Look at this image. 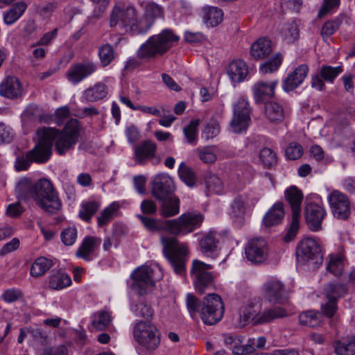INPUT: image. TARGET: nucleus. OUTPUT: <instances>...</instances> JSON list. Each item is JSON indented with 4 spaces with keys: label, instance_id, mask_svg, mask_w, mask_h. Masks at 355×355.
<instances>
[{
    "label": "nucleus",
    "instance_id": "f257e3e1",
    "mask_svg": "<svg viewBox=\"0 0 355 355\" xmlns=\"http://www.w3.org/2000/svg\"><path fill=\"white\" fill-rule=\"evenodd\" d=\"M19 196L24 199L32 198L43 211L53 214L61 209L62 202L53 184L47 179L33 182L21 178L16 187Z\"/></svg>",
    "mask_w": 355,
    "mask_h": 355
},
{
    "label": "nucleus",
    "instance_id": "f03ea898",
    "mask_svg": "<svg viewBox=\"0 0 355 355\" xmlns=\"http://www.w3.org/2000/svg\"><path fill=\"white\" fill-rule=\"evenodd\" d=\"M143 225L150 231L160 232V241L163 253L178 274V219L166 220L159 223L157 220L137 215Z\"/></svg>",
    "mask_w": 355,
    "mask_h": 355
},
{
    "label": "nucleus",
    "instance_id": "7ed1b4c3",
    "mask_svg": "<svg viewBox=\"0 0 355 355\" xmlns=\"http://www.w3.org/2000/svg\"><path fill=\"white\" fill-rule=\"evenodd\" d=\"M187 307L192 317L200 313L204 324L213 325L220 321L224 313V304L218 294L209 293L205 296L202 302L191 293L187 295Z\"/></svg>",
    "mask_w": 355,
    "mask_h": 355
},
{
    "label": "nucleus",
    "instance_id": "20e7f679",
    "mask_svg": "<svg viewBox=\"0 0 355 355\" xmlns=\"http://www.w3.org/2000/svg\"><path fill=\"white\" fill-rule=\"evenodd\" d=\"M80 129L79 121L76 119H71L62 130L46 127V130H51L53 135L50 143L52 146L55 143V150L60 155H64L78 142Z\"/></svg>",
    "mask_w": 355,
    "mask_h": 355
},
{
    "label": "nucleus",
    "instance_id": "39448f33",
    "mask_svg": "<svg viewBox=\"0 0 355 355\" xmlns=\"http://www.w3.org/2000/svg\"><path fill=\"white\" fill-rule=\"evenodd\" d=\"M178 40L177 36L168 29L148 38L137 51V56L141 59H149L157 55H162Z\"/></svg>",
    "mask_w": 355,
    "mask_h": 355
},
{
    "label": "nucleus",
    "instance_id": "423d86ee",
    "mask_svg": "<svg viewBox=\"0 0 355 355\" xmlns=\"http://www.w3.org/2000/svg\"><path fill=\"white\" fill-rule=\"evenodd\" d=\"M252 109L248 97L239 95L233 103V117L230 123V130L234 133H240L246 130L250 122Z\"/></svg>",
    "mask_w": 355,
    "mask_h": 355
},
{
    "label": "nucleus",
    "instance_id": "0eeeda50",
    "mask_svg": "<svg viewBox=\"0 0 355 355\" xmlns=\"http://www.w3.org/2000/svg\"><path fill=\"white\" fill-rule=\"evenodd\" d=\"M212 268L211 265L202 261L197 259L193 261L191 274L194 278L196 290L200 294L215 288L216 275L209 271Z\"/></svg>",
    "mask_w": 355,
    "mask_h": 355
},
{
    "label": "nucleus",
    "instance_id": "6e6552de",
    "mask_svg": "<svg viewBox=\"0 0 355 355\" xmlns=\"http://www.w3.org/2000/svg\"><path fill=\"white\" fill-rule=\"evenodd\" d=\"M326 216L322 200L318 194L307 197L304 210L306 223L309 228L314 232L321 230L322 222Z\"/></svg>",
    "mask_w": 355,
    "mask_h": 355
},
{
    "label": "nucleus",
    "instance_id": "1a4fd4ad",
    "mask_svg": "<svg viewBox=\"0 0 355 355\" xmlns=\"http://www.w3.org/2000/svg\"><path fill=\"white\" fill-rule=\"evenodd\" d=\"M134 338L148 350H155L160 343V333L148 322L140 321L134 327Z\"/></svg>",
    "mask_w": 355,
    "mask_h": 355
},
{
    "label": "nucleus",
    "instance_id": "9d476101",
    "mask_svg": "<svg viewBox=\"0 0 355 355\" xmlns=\"http://www.w3.org/2000/svg\"><path fill=\"white\" fill-rule=\"evenodd\" d=\"M51 130L43 127L37 130L38 141L35 147L28 152V157L37 164L46 162L52 155V145L50 139L52 138Z\"/></svg>",
    "mask_w": 355,
    "mask_h": 355
},
{
    "label": "nucleus",
    "instance_id": "9b49d317",
    "mask_svg": "<svg viewBox=\"0 0 355 355\" xmlns=\"http://www.w3.org/2000/svg\"><path fill=\"white\" fill-rule=\"evenodd\" d=\"M153 269L148 266H141L131 274L130 287L139 296L147 294L155 286Z\"/></svg>",
    "mask_w": 355,
    "mask_h": 355
},
{
    "label": "nucleus",
    "instance_id": "f8f14e48",
    "mask_svg": "<svg viewBox=\"0 0 355 355\" xmlns=\"http://www.w3.org/2000/svg\"><path fill=\"white\" fill-rule=\"evenodd\" d=\"M135 14L136 9L133 6L118 2L114 6L110 13V26H119V31L127 33L128 28H130V24L134 21Z\"/></svg>",
    "mask_w": 355,
    "mask_h": 355
},
{
    "label": "nucleus",
    "instance_id": "ddd939ff",
    "mask_svg": "<svg viewBox=\"0 0 355 355\" xmlns=\"http://www.w3.org/2000/svg\"><path fill=\"white\" fill-rule=\"evenodd\" d=\"M296 257L299 262H310L313 264L320 263L322 259L318 241L310 237L304 238L299 242L296 248Z\"/></svg>",
    "mask_w": 355,
    "mask_h": 355
},
{
    "label": "nucleus",
    "instance_id": "4468645a",
    "mask_svg": "<svg viewBox=\"0 0 355 355\" xmlns=\"http://www.w3.org/2000/svg\"><path fill=\"white\" fill-rule=\"evenodd\" d=\"M263 298L270 303L284 304L287 300V291L284 284L279 279L272 277L261 286Z\"/></svg>",
    "mask_w": 355,
    "mask_h": 355
},
{
    "label": "nucleus",
    "instance_id": "2eb2a0df",
    "mask_svg": "<svg viewBox=\"0 0 355 355\" xmlns=\"http://www.w3.org/2000/svg\"><path fill=\"white\" fill-rule=\"evenodd\" d=\"M347 292L345 285L342 284H329L324 288V295L327 300L321 305L324 314L329 318L332 317L337 310V300Z\"/></svg>",
    "mask_w": 355,
    "mask_h": 355
},
{
    "label": "nucleus",
    "instance_id": "dca6fc26",
    "mask_svg": "<svg viewBox=\"0 0 355 355\" xmlns=\"http://www.w3.org/2000/svg\"><path fill=\"white\" fill-rule=\"evenodd\" d=\"M246 259L253 263H261L266 260L268 255L267 242L261 238L250 240L245 247Z\"/></svg>",
    "mask_w": 355,
    "mask_h": 355
},
{
    "label": "nucleus",
    "instance_id": "f3484780",
    "mask_svg": "<svg viewBox=\"0 0 355 355\" xmlns=\"http://www.w3.org/2000/svg\"><path fill=\"white\" fill-rule=\"evenodd\" d=\"M333 215L339 219H346L350 214V202L348 198L338 190L330 192L327 196Z\"/></svg>",
    "mask_w": 355,
    "mask_h": 355
},
{
    "label": "nucleus",
    "instance_id": "a211bd4d",
    "mask_svg": "<svg viewBox=\"0 0 355 355\" xmlns=\"http://www.w3.org/2000/svg\"><path fill=\"white\" fill-rule=\"evenodd\" d=\"M278 84V80H259L254 83L251 86V92L254 103L260 104L267 98L273 97Z\"/></svg>",
    "mask_w": 355,
    "mask_h": 355
},
{
    "label": "nucleus",
    "instance_id": "6ab92c4d",
    "mask_svg": "<svg viewBox=\"0 0 355 355\" xmlns=\"http://www.w3.org/2000/svg\"><path fill=\"white\" fill-rule=\"evenodd\" d=\"M175 189V184L168 175H157L152 182V195L158 200L169 197Z\"/></svg>",
    "mask_w": 355,
    "mask_h": 355
},
{
    "label": "nucleus",
    "instance_id": "aec40b11",
    "mask_svg": "<svg viewBox=\"0 0 355 355\" xmlns=\"http://www.w3.org/2000/svg\"><path fill=\"white\" fill-rule=\"evenodd\" d=\"M219 236V233L215 230H209L201 234L199 239V246L202 254L213 259L218 257V243Z\"/></svg>",
    "mask_w": 355,
    "mask_h": 355
},
{
    "label": "nucleus",
    "instance_id": "412c9836",
    "mask_svg": "<svg viewBox=\"0 0 355 355\" xmlns=\"http://www.w3.org/2000/svg\"><path fill=\"white\" fill-rule=\"evenodd\" d=\"M263 113L268 121L279 123L288 117L290 108L285 103L271 101L265 103Z\"/></svg>",
    "mask_w": 355,
    "mask_h": 355
},
{
    "label": "nucleus",
    "instance_id": "4be33fe9",
    "mask_svg": "<svg viewBox=\"0 0 355 355\" xmlns=\"http://www.w3.org/2000/svg\"><path fill=\"white\" fill-rule=\"evenodd\" d=\"M96 65L90 61H84L71 65L66 73L68 80L73 84H78L87 77L94 73Z\"/></svg>",
    "mask_w": 355,
    "mask_h": 355
},
{
    "label": "nucleus",
    "instance_id": "5701e85b",
    "mask_svg": "<svg viewBox=\"0 0 355 355\" xmlns=\"http://www.w3.org/2000/svg\"><path fill=\"white\" fill-rule=\"evenodd\" d=\"M203 220L199 212H187L179 217V236H184L199 228Z\"/></svg>",
    "mask_w": 355,
    "mask_h": 355
},
{
    "label": "nucleus",
    "instance_id": "b1692460",
    "mask_svg": "<svg viewBox=\"0 0 355 355\" xmlns=\"http://www.w3.org/2000/svg\"><path fill=\"white\" fill-rule=\"evenodd\" d=\"M157 145L150 140H144L134 148V158L137 164L144 165L155 156Z\"/></svg>",
    "mask_w": 355,
    "mask_h": 355
},
{
    "label": "nucleus",
    "instance_id": "393cba45",
    "mask_svg": "<svg viewBox=\"0 0 355 355\" xmlns=\"http://www.w3.org/2000/svg\"><path fill=\"white\" fill-rule=\"evenodd\" d=\"M309 71L306 64H302L289 73L282 83L283 89L288 92L298 87L304 80Z\"/></svg>",
    "mask_w": 355,
    "mask_h": 355
},
{
    "label": "nucleus",
    "instance_id": "a878e982",
    "mask_svg": "<svg viewBox=\"0 0 355 355\" xmlns=\"http://www.w3.org/2000/svg\"><path fill=\"white\" fill-rule=\"evenodd\" d=\"M0 94L10 99L17 98L22 95V87L19 79L8 76L0 85Z\"/></svg>",
    "mask_w": 355,
    "mask_h": 355
},
{
    "label": "nucleus",
    "instance_id": "bb28decb",
    "mask_svg": "<svg viewBox=\"0 0 355 355\" xmlns=\"http://www.w3.org/2000/svg\"><path fill=\"white\" fill-rule=\"evenodd\" d=\"M346 265L347 261L344 250L342 248L329 254L327 269L330 273L335 276L340 275L343 272Z\"/></svg>",
    "mask_w": 355,
    "mask_h": 355
},
{
    "label": "nucleus",
    "instance_id": "cd10ccee",
    "mask_svg": "<svg viewBox=\"0 0 355 355\" xmlns=\"http://www.w3.org/2000/svg\"><path fill=\"white\" fill-rule=\"evenodd\" d=\"M258 304V301L253 300L241 309L239 322L241 326H245L250 322L254 324H259L257 320L261 317V312H259Z\"/></svg>",
    "mask_w": 355,
    "mask_h": 355
},
{
    "label": "nucleus",
    "instance_id": "c85d7f7f",
    "mask_svg": "<svg viewBox=\"0 0 355 355\" xmlns=\"http://www.w3.org/2000/svg\"><path fill=\"white\" fill-rule=\"evenodd\" d=\"M227 73L232 82L241 83L245 80L248 74V67L243 60H234L230 63Z\"/></svg>",
    "mask_w": 355,
    "mask_h": 355
},
{
    "label": "nucleus",
    "instance_id": "c756f323",
    "mask_svg": "<svg viewBox=\"0 0 355 355\" xmlns=\"http://www.w3.org/2000/svg\"><path fill=\"white\" fill-rule=\"evenodd\" d=\"M202 21L207 27L214 28L223 19V12L218 7L205 6L201 8Z\"/></svg>",
    "mask_w": 355,
    "mask_h": 355
},
{
    "label": "nucleus",
    "instance_id": "7c9ffc66",
    "mask_svg": "<svg viewBox=\"0 0 355 355\" xmlns=\"http://www.w3.org/2000/svg\"><path fill=\"white\" fill-rule=\"evenodd\" d=\"M272 42L266 37H260L253 42L250 47V56L255 60H262L272 52Z\"/></svg>",
    "mask_w": 355,
    "mask_h": 355
},
{
    "label": "nucleus",
    "instance_id": "2f4dec72",
    "mask_svg": "<svg viewBox=\"0 0 355 355\" xmlns=\"http://www.w3.org/2000/svg\"><path fill=\"white\" fill-rule=\"evenodd\" d=\"M284 195L291 207L292 216H300L301 203L303 198L302 191L297 187L293 185L285 190Z\"/></svg>",
    "mask_w": 355,
    "mask_h": 355
},
{
    "label": "nucleus",
    "instance_id": "473e14b6",
    "mask_svg": "<svg viewBox=\"0 0 355 355\" xmlns=\"http://www.w3.org/2000/svg\"><path fill=\"white\" fill-rule=\"evenodd\" d=\"M284 216L283 204L282 202H276L263 216V223L267 227L277 225L282 221Z\"/></svg>",
    "mask_w": 355,
    "mask_h": 355
},
{
    "label": "nucleus",
    "instance_id": "72a5a7b5",
    "mask_svg": "<svg viewBox=\"0 0 355 355\" xmlns=\"http://www.w3.org/2000/svg\"><path fill=\"white\" fill-rule=\"evenodd\" d=\"M101 243V239L95 236H86L76 251V256L87 261L91 260L90 254L93 253Z\"/></svg>",
    "mask_w": 355,
    "mask_h": 355
},
{
    "label": "nucleus",
    "instance_id": "f704fd0d",
    "mask_svg": "<svg viewBox=\"0 0 355 355\" xmlns=\"http://www.w3.org/2000/svg\"><path fill=\"white\" fill-rule=\"evenodd\" d=\"M107 93V86L103 83H98L87 88L84 92L83 98L87 102H96L105 98Z\"/></svg>",
    "mask_w": 355,
    "mask_h": 355
},
{
    "label": "nucleus",
    "instance_id": "c9c22d12",
    "mask_svg": "<svg viewBox=\"0 0 355 355\" xmlns=\"http://www.w3.org/2000/svg\"><path fill=\"white\" fill-rule=\"evenodd\" d=\"M26 2L21 1L16 3L11 8L3 12V21L6 25H11L17 21L27 8Z\"/></svg>",
    "mask_w": 355,
    "mask_h": 355
},
{
    "label": "nucleus",
    "instance_id": "e433bc0d",
    "mask_svg": "<svg viewBox=\"0 0 355 355\" xmlns=\"http://www.w3.org/2000/svg\"><path fill=\"white\" fill-rule=\"evenodd\" d=\"M71 284V277L63 271H53L49 277V287L53 290L62 289Z\"/></svg>",
    "mask_w": 355,
    "mask_h": 355
},
{
    "label": "nucleus",
    "instance_id": "4c0bfd02",
    "mask_svg": "<svg viewBox=\"0 0 355 355\" xmlns=\"http://www.w3.org/2000/svg\"><path fill=\"white\" fill-rule=\"evenodd\" d=\"M200 123L199 119L192 120L183 128L184 141L191 146H196L198 141V128Z\"/></svg>",
    "mask_w": 355,
    "mask_h": 355
},
{
    "label": "nucleus",
    "instance_id": "58836bf2",
    "mask_svg": "<svg viewBox=\"0 0 355 355\" xmlns=\"http://www.w3.org/2000/svg\"><path fill=\"white\" fill-rule=\"evenodd\" d=\"M286 311L284 308L279 306L265 309L261 313V317L257 321L260 324H266L270 322L275 319L284 318L286 316Z\"/></svg>",
    "mask_w": 355,
    "mask_h": 355
},
{
    "label": "nucleus",
    "instance_id": "ea45409f",
    "mask_svg": "<svg viewBox=\"0 0 355 355\" xmlns=\"http://www.w3.org/2000/svg\"><path fill=\"white\" fill-rule=\"evenodd\" d=\"M53 266V261L44 257L37 258L31 268V275L38 277L44 275Z\"/></svg>",
    "mask_w": 355,
    "mask_h": 355
},
{
    "label": "nucleus",
    "instance_id": "a19ab883",
    "mask_svg": "<svg viewBox=\"0 0 355 355\" xmlns=\"http://www.w3.org/2000/svg\"><path fill=\"white\" fill-rule=\"evenodd\" d=\"M299 322L302 325L317 327L322 322V315L318 311H306L299 315Z\"/></svg>",
    "mask_w": 355,
    "mask_h": 355
},
{
    "label": "nucleus",
    "instance_id": "79ce46f5",
    "mask_svg": "<svg viewBox=\"0 0 355 355\" xmlns=\"http://www.w3.org/2000/svg\"><path fill=\"white\" fill-rule=\"evenodd\" d=\"M336 355H355V336L345 340H338L334 345Z\"/></svg>",
    "mask_w": 355,
    "mask_h": 355
},
{
    "label": "nucleus",
    "instance_id": "37998d69",
    "mask_svg": "<svg viewBox=\"0 0 355 355\" xmlns=\"http://www.w3.org/2000/svg\"><path fill=\"white\" fill-rule=\"evenodd\" d=\"M153 23L144 15L139 19H137V15L135 14L134 21L130 24L127 33L132 34H142L146 33L152 26Z\"/></svg>",
    "mask_w": 355,
    "mask_h": 355
},
{
    "label": "nucleus",
    "instance_id": "c03bdc74",
    "mask_svg": "<svg viewBox=\"0 0 355 355\" xmlns=\"http://www.w3.org/2000/svg\"><path fill=\"white\" fill-rule=\"evenodd\" d=\"M283 57L279 53L259 65V71L262 74L272 73L278 70L282 64Z\"/></svg>",
    "mask_w": 355,
    "mask_h": 355
},
{
    "label": "nucleus",
    "instance_id": "a18cd8bd",
    "mask_svg": "<svg viewBox=\"0 0 355 355\" xmlns=\"http://www.w3.org/2000/svg\"><path fill=\"white\" fill-rule=\"evenodd\" d=\"M111 317L109 312L99 311L92 315V327L98 331L105 329L110 324Z\"/></svg>",
    "mask_w": 355,
    "mask_h": 355
},
{
    "label": "nucleus",
    "instance_id": "49530a36",
    "mask_svg": "<svg viewBox=\"0 0 355 355\" xmlns=\"http://www.w3.org/2000/svg\"><path fill=\"white\" fill-rule=\"evenodd\" d=\"M24 116L33 121H45L49 119V116L45 112L35 104L29 105L24 111Z\"/></svg>",
    "mask_w": 355,
    "mask_h": 355
},
{
    "label": "nucleus",
    "instance_id": "de8ad7c7",
    "mask_svg": "<svg viewBox=\"0 0 355 355\" xmlns=\"http://www.w3.org/2000/svg\"><path fill=\"white\" fill-rule=\"evenodd\" d=\"M199 159L206 164H211L217 159L216 147L215 146H207L196 148Z\"/></svg>",
    "mask_w": 355,
    "mask_h": 355
},
{
    "label": "nucleus",
    "instance_id": "09e8293b",
    "mask_svg": "<svg viewBox=\"0 0 355 355\" xmlns=\"http://www.w3.org/2000/svg\"><path fill=\"white\" fill-rule=\"evenodd\" d=\"M161 214L164 217H171L178 214V198L169 196L162 200Z\"/></svg>",
    "mask_w": 355,
    "mask_h": 355
},
{
    "label": "nucleus",
    "instance_id": "8fccbe9b",
    "mask_svg": "<svg viewBox=\"0 0 355 355\" xmlns=\"http://www.w3.org/2000/svg\"><path fill=\"white\" fill-rule=\"evenodd\" d=\"M243 338L241 336H229L225 338V343L235 355H245Z\"/></svg>",
    "mask_w": 355,
    "mask_h": 355
},
{
    "label": "nucleus",
    "instance_id": "3c124183",
    "mask_svg": "<svg viewBox=\"0 0 355 355\" xmlns=\"http://www.w3.org/2000/svg\"><path fill=\"white\" fill-rule=\"evenodd\" d=\"M98 55L102 66L105 67L114 59L116 53L111 44H105L99 47Z\"/></svg>",
    "mask_w": 355,
    "mask_h": 355
},
{
    "label": "nucleus",
    "instance_id": "603ef678",
    "mask_svg": "<svg viewBox=\"0 0 355 355\" xmlns=\"http://www.w3.org/2000/svg\"><path fill=\"white\" fill-rule=\"evenodd\" d=\"M207 191L210 193L221 194L223 192V184L216 175H209L205 179Z\"/></svg>",
    "mask_w": 355,
    "mask_h": 355
},
{
    "label": "nucleus",
    "instance_id": "864d4df0",
    "mask_svg": "<svg viewBox=\"0 0 355 355\" xmlns=\"http://www.w3.org/2000/svg\"><path fill=\"white\" fill-rule=\"evenodd\" d=\"M179 176L187 187H193L195 185L196 178L194 173L183 163L179 165Z\"/></svg>",
    "mask_w": 355,
    "mask_h": 355
},
{
    "label": "nucleus",
    "instance_id": "5fc2aeb1",
    "mask_svg": "<svg viewBox=\"0 0 355 355\" xmlns=\"http://www.w3.org/2000/svg\"><path fill=\"white\" fill-rule=\"evenodd\" d=\"M99 204L96 202H87L82 204L79 211V216L86 222H89L92 216L97 211Z\"/></svg>",
    "mask_w": 355,
    "mask_h": 355
},
{
    "label": "nucleus",
    "instance_id": "6e6d98bb",
    "mask_svg": "<svg viewBox=\"0 0 355 355\" xmlns=\"http://www.w3.org/2000/svg\"><path fill=\"white\" fill-rule=\"evenodd\" d=\"M93 4V11L89 17L94 19L101 18L108 7L110 0H89Z\"/></svg>",
    "mask_w": 355,
    "mask_h": 355
},
{
    "label": "nucleus",
    "instance_id": "4d7b16f0",
    "mask_svg": "<svg viewBox=\"0 0 355 355\" xmlns=\"http://www.w3.org/2000/svg\"><path fill=\"white\" fill-rule=\"evenodd\" d=\"M220 132V126L218 121L211 120L204 127L202 131V138L209 140L216 137Z\"/></svg>",
    "mask_w": 355,
    "mask_h": 355
},
{
    "label": "nucleus",
    "instance_id": "13d9d810",
    "mask_svg": "<svg viewBox=\"0 0 355 355\" xmlns=\"http://www.w3.org/2000/svg\"><path fill=\"white\" fill-rule=\"evenodd\" d=\"M119 209V205L116 203L111 204L106 207L98 217V225L101 227L107 225L112 219L115 211Z\"/></svg>",
    "mask_w": 355,
    "mask_h": 355
},
{
    "label": "nucleus",
    "instance_id": "bf43d9fd",
    "mask_svg": "<svg viewBox=\"0 0 355 355\" xmlns=\"http://www.w3.org/2000/svg\"><path fill=\"white\" fill-rule=\"evenodd\" d=\"M341 66L331 67L322 66L320 69L321 77L327 81L332 82L341 72Z\"/></svg>",
    "mask_w": 355,
    "mask_h": 355
},
{
    "label": "nucleus",
    "instance_id": "052dcab7",
    "mask_svg": "<svg viewBox=\"0 0 355 355\" xmlns=\"http://www.w3.org/2000/svg\"><path fill=\"white\" fill-rule=\"evenodd\" d=\"M144 16L150 20L152 23L156 18L163 17V9L155 3H148L145 8Z\"/></svg>",
    "mask_w": 355,
    "mask_h": 355
},
{
    "label": "nucleus",
    "instance_id": "680f3d73",
    "mask_svg": "<svg viewBox=\"0 0 355 355\" xmlns=\"http://www.w3.org/2000/svg\"><path fill=\"white\" fill-rule=\"evenodd\" d=\"M132 311L137 317L148 319L153 315V311L144 302H140L132 306Z\"/></svg>",
    "mask_w": 355,
    "mask_h": 355
},
{
    "label": "nucleus",
    "instance_id": "e2e57ef3",
    "mask_svg": "<svg viewBox=\"0 0 355 355\" xmlns=\"http://www.w3.org/2000/svg\"><path fill=\"white\" fill-rule=\"evenodd\" d=\"M340 24L341 20L338 18L325 22L321 28V35L323 39L332 35L338 29Z\"/></svg>",
    "mask_w": 355,
    "mask_h": 355
},
{
    "label": "nucleus",
    "instance_id": "0e129e2a",
    "mask_svg": "<svg viewBox=\"0 0 355 355\" xmlns=\"http://www.w3.org/2000/svg\"><path fill=\"white\" fill-rule=\"evenodd\" d=\"M303 153V149L300 144L293 142L288 144L285 149V156L287 159L295 160L300 158Z\"/></svg>",
    "mask_w": 355,
    "mask_h": 355
},
{
    "label": "nucleus",
    "instance_id": "69168bd1",
    "mask_svg": "<svg viewBox=\"0 0 355 355\" xmlns=\"http://www.w3.org/2000/svg\"><path fill=\"white\" fill-rule=\"evenodd\" d=\"M300 216H292L290 227L283 238L284 242L288 243L296 236L300 227Z\"/></svg>",
    "mask_w": 355,
    "mask_h": 355
},
{
    "label": "nucleus",
    "instance_id": "338daca9",
    "mask_svg": "<svg viewBox=\"0 0 355 355\" xmlns=\"http://www.w3.org/2000/svg\"><path fill=\"white\" fill-rule=\"evenodd\" d=\"M259 157L265 166H270L277 162V156L270 148H264L259 153Z\"/></svg>",
    "mask_w": 355,
    "mask_h": 355
},
{
    "label": "nucleus",
    "instance_id": "774afa93",
    "mask_svg": "<svg viewBox=\"0 0 355 355\" xmlns=\"http://www.w3.org/2000/svg\"><path fill=\"white\" fill-rule=\"evenodd\" d=\"M283 36L288 42L295 41L298 36L297 25L295 22L287 24L283 29Z\"/></svg>",
    "mask_w": 355,
    "mask_h": 355
}]
</instances>
